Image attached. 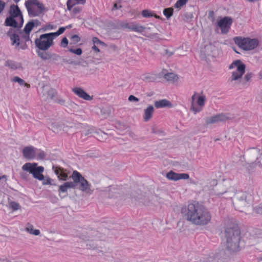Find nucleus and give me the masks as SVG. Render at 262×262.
Masks as SVG:
<instances>
[{"label": "nucleus", "instance_id": "22", "mask_svg": "<svg viewBox=\"0 0 262 262\" xmlns=\"http://www.w3.org/2000/svg\"><path fill=\"white\" fill-rule=\"evenodd\" d=\"M63 132L68 134H74L78 129V125L76 123L66 122L63 123Z\"/></svg>", "mask_w": 262, "mask_h": 262}, {"label": "nucleus", "instance_id": "3", "mask_svg": "<svg viewBox=\"0 0 262 262\" xmlns=\"http://www.w3.org/2000/svg\"><path fill=\"white\" fill-rule=\"evenodd\" d=\"M226 246L231 252L239 250L241 232L238 225L230 220L226 222L225 226Z\"/></svg>", "mask_w": 262, "mask_h": 262}, {"label": "nucleus", "instance_id": "24", "mask_svg": "<svg viewBox=\"0 0 262 262\" xmlns=\"http://www.w3.org/2000/svg\"><path fill=\"white\" fill-rule=\"evenodd\" d=\"M73 92L80 98L85 100H92L93 96H90L83 89L80 88H75L73 89Z\"/></svg>", "mask_w": 262, "mask_h": 262}, {"label": "nucleus", "instance_id": "36", "mask_svg": "<svg viewBox=\"0 0 262 262\" xmlns=\"http://www.w3.org/2000/svg\"><path fill=\"white\" fill-rule=\"evenodd\" d=\"M197 99V104L200 107H202L205 105L206 101V97L204 95L198 96Z\"/></svg>", "mask_w": 262, "mask_h": 262}, {"label": "nucleus", "instance_id": "12", "mask_svg": "<svg viewBox=\"0 0 262 262\" xmlns=\"http://www.w3.org/2000/svg\"><path fill=\"white\" fill-rule=\"evenodd\" d=\"M54 38L50 33L43 34L40 35L35 40L36 47L41 51H47L54 44Z\"/></svg>", "mask_w": 262, "mask_h": 262}, {"label": "nucleus", "instance_id": "30", "mask_svg": "<svg viewBox=\"0 0 262 262\" xmlns=\"http://www.w3.org/2000/svg\"><path fill=\"white\" fill-rule=\"evenodd\" d=\"M25 230L30 234L34 235H38L40 234V231L38 229H34L33 226L29 223L26 224Z\"/></svg>", "mask_w": 262, "mask_h": 262}, {"label": "nucleus", "instance_id": "17", "mask_svg": "<svg viewBox=\"0 0 262 262\" xmlns=\"http://www.w3.org/2000/svg\"><path fill=\"white\" fill-rule=\"evenodd\" d=\"M41 99L44 101L51 102L57 95L56 90L43 85L42 88Z\"/></svg>", "mask_w": 262, "mask_h": 262}, {"label": "nucleus", "instance_id": "28", "mask_svg": "<svg viewBox=\"0 0 262 262\" xmlns=\"http://www.w3.org/2000/svg\"><path fill=\"white\" fill-rule=\"evenodd\" d=\"M154 111V107L152 105L148 106L144 111V120L146 122L149 121L152 117Z\"/></svg>", "mask_w": 262, "mask_h": 262}, {"label": "nucleus", "instance_id": "42", "mask_svg": "<svg viewBox=\"0 0 262 262\" xmlns=\"http://www.w3.org/2000/svg\"><path fill=\"white\" fill-rule=\"evenodd\" d=\"M142 15L144 17H150L153 16V14L151 12L147 9L144 10L142 11Z\"/></svg>", "mask_w": 262, "mask_h": 262}, {"label": "nucleus", "instance_id": "51", "mask_svg": "<svg viewBox=\"0 0 262 262\" xmlns=\"http://www.w3.org/2000/svg\"><path fill=\"white\" fill-rule=\"evenodd\" d=\"M254 210L256 213L262 214V203L255 208H253L252 210Z\"/></svg>", "mask_w": 262, "mask_h": 262}, {"label": "nucleus", "instance_id": "59", "mask_svg": "<svg viewBox=\"0 0 262 262\" xmlns=\"http://www.w3.org/2000/svg\"><path fill=\"white\" fill-rule=\"evenodd\" d=\"M94 44H104V42L100 40L98 38L94 37L92 39Z\"/></svg>", "mask_w": 262, "mask_h": 262}, {"label": "nucleus", "instance_id": "13", "mask_svg": "<svg viewBox=\"0 0 262 262\" xmlns=\"http://www.w3.org/2000/svg\"><path fill=\"white\" fill-rule=\"evenodd\" d=\"M234 41L236 45L245 51L253 50L257 47L259 43L257 39L242 38V37H234Z\"/></svg>", "mask_w": 262, "mask_h": 262}, {"label": "nucleus", "instance_id": "49", "mask_svg": "<svg viewBox=\"0 0 262 262\" xmlns=\"http://www.w3.org/2000/svg\"><path fill=\"white\" fill-rule=\"evenodd\" d=\"M189 178V176L187 173H179L178 180H181V179L187 180V179H188Z\"/></svg>", "mask_w": 262, "mask_h": 262}, {"label": "nucleus", "instance_id": "2", "mask_svg": "<svg viewBox=\"0 0 262 262\" xmlns=\"http://www.w3.org/2000/svg\"><path fill=\"white\" fill-rule=\"evenodd\" d=\"M181 213L188 221L195 225H206L211 219L208 209L198 203L189 204L187 207L182 208Z\"/></svg>", "mask_w": 262, "mask_h": 262}, {"label": "nucleus", "instance_id": "33", "mask_svg": "<svg viewBox=\"0 0 262 262\" xmlns=\"http://www.w3.org/2000/svg\"><path fill=\"white\" fill-rule=\"evenodd\" d=\"M178 173L174 172L171 170L166 173V177L169 180L176 181L178 180Z\"/></svg>", "mask_w": 262, "mask_h": 262}, {"label": "nucleus", "instance_id": "16", "mask_svg": "<svg viewBox=\"0 0 262 262\" xmlns=\"http://www.w3.org/2000/svg\"><path fill=\"white\" fill-rule=\"evenodd\" d=\"M216 48L212 43H208L204 46L200 51V57L206 61L209 60L210 58L215 56L216 54Z\"/></svg>", "mask_w": 262, "mask_h": 262}, {"label": "nucleus", "instance_id": "27", "mask_svg": "<svg viewBox=\"0 0 262 262\" xmlns=\"http://www.w3.org/2000/svg\"><path fill=\"white\" fill-rule=\"evenodd\" d=\"M63 123L62 122H52L50 124L49 127L53 132L55 133H59L63 130Z\"/></svg>", "mask_w": 262, "mask_h": 262}, {"label": "nucleus", "instance_id": "34", "mask_svg": "<svg viewBox=\"0 0 262 262\" xmlns=\"http://www.w3.org/2000/svg\"><path fill=\"white\" fill-rule=\"evenodd\" d=\"M164 78L167 81H174L178 78V76L173 73H167L164 75Z\"/></svg>", "mask_w": 262, "mask_h": 262}, {"label": "nucleus", "instance_id": "5", "mask_svg": "<svg viewBox=\"0 0 262 262\" xmlns=\"http://www.w3.org/2000/svg\"><path fill=\"white\" fill-rule=\"evenodd\" d=\"M239 160L243 163V166L249 172L256 166L262 167V153L257 148H250L240 157Z\"/></svg>", "mask_w": 262, "mask_h": 262}, {"label": "nucleus", "instance_id": "54", "mask_svg": "<svg viewBox=\"0 0 262 262\" xmlns=\"http://www.w3.org/2000/svg\"><path fill=\"white\" fill-rule=\"evenodd\" d=\"M184 16L187 20H189L193 17V15L192 12H187L184 14Z\"/></svg>", "mask_w": 262, "mask_h": 262}, {"label": "nucleus", "instance_id": "23", "mask_svg": "<svg viewBox=\"0 0 262 262\" xmlns=\"http://www.w3.org/2000/svg\"><path fill=\"white\" fill-rule=\"evenodd\" d=\"M69 189H75V185L74 183V181L66 182L62 185L59 186L58 192L60 193L68 194V190Z\"/></svg>", "mask_w": 262, "mask_h": 262}, {"label": "nucleus", "instance_id": "25", "mask_svg": "<svg viewBox=\"0 0 262 262\" xmlns=\"http://www.w3.org/2000/svg\"><path fill=\"white\" fill-rule=\"evenodd\" d=\"M155 106L157 108L172 107V104L168 100L164 99L156 101L154 103Z\"/></svg>", "mask_w": 262, "mask_h": 262}, {"label": "nucleus", "instance_id": "45", "mask_svg": "<svg viewBox=\"0 0 262 262\" xmlns=\"http://www.w3.org/2000/svg\"><path fill=\"white\" fill-rule=\"evenodd\" d=\"M81 11V8L79 6L74 7L72 10V14L74 15H76L79 13Z\"/></svg>", "mask_w": 262, "mask_h": 262}, {"label": "nucleus", "instance_id": "55", "mask_svg": "<svg viewBox=\"0 0 262 262\" xmlns=\"http://www.w3.org/2000/svg\"><path fill=\"white\" fill-rule=\"evenodd\" d=\"M128 100L130 102H137L139 100L137 97H135L134 95H130L128 97Z\"/></svg>", "mask_w": 262, "mask_h": 262}, {"label": "nucleus", "instance_id": "9", "mask_svg": "<svg viewBox=\"0 0 262 262\" xmlns=\"http://www.w3.org/2000/svg\"><path fill=\"white\" fill-rule=\"evenodd\" d=\"M130 196L135 201L142 202L144 205L148 206H157L162 202V199L155 194L151 193L141 194L139 189L135 190L134 194L133 196L130 195Z\"/></svg>", "mask_w": 262, "mask_h": 262}, {"label": "nucleus", "instance_id": "6", "mask_svg": "<svg viewBox=\"0 0 262 262\" xmlns=\"http://www.w3.org/2000/svg\"><path fill=\"white\" fill-rule=\"evenodd\" d=\"M4 25L7 27H12L7 32V34L10 37L12 45H15L16 47H18L20 45L18 34L21 33V28L23 25H21V19L9 16L6 18Z\"/></svg>", "mask_w": 262, "mask_h": 262}, {"label": "nucleus", "instance_id": "10", "mask_svg": "<svg viewBox=\"0 0 262 262\" xmlns=\"http://www.w3.org/2000/svg\"><path fill=\"white\" fill-rule=\"evenodd\" d=\"M106 191L108 197L111 199L123 200L130 198L133 200H134L130 196V195L133 196L134 194L135 190H131L128 191L127 193H125V189L122 186H112L108 188Z\"/></svg>", "mask_w": 262, "mask_h": 262}, {"label": "nucleus", "instance_id": "43", "mask_svg": "<svg viewBox=\"0 0 262 262\" xmlns=\"http://www.w3.org/2000/svg\"><path fill=\"white\" fill-rule=\"evenodd\" d=\"M51 59L53 62L58 61L61 59V57L57 54L52 53L51 56Z\"/></svg>", "mask_w": 262, "mask_h": 262}, {"label": "nucleus", "instance_id": "7", "mask_svg": "<svg viewBox=\"0 0 262 262\" xmlns=\"http://www.w3.org/2000/svg\"><path fill=\"white\" fill-rule=\"evenodd\" d=\"M37 165L36 163H26L22 166V170L32 174L34 178L39 181H42L43 185H54L52 183L53 180L49 177L45 179L42 173L44 171V167L41 166H38Z\"/></svg>", "mask_w": 262, "mask_h": 262}, {"label": "nucleus", "instance_id": "62", "mask_svg": "<svg viewBox=\"0 0 262 262\" xmlns=\"http://www.w3.org/2000/svg\"><path fill=\"white\" fill-rule=\"evenodd\" d=\"M164 54L166 55H167L168 57H170L173 54V52L170 51L167 49H164Z\"/></svg>", "mask_w": 262, "mask_h": 262}, {"label": "nucleus", "instance_id": "19", "mask_svg": "<svg viewBox=\"0 0 262 262\" xmlns=\"http://www.w3.org/2000/svg\"><path fill=\"white\" fill-rule=\"evenodd\" d=\"M9 16L18 18L21 19V25L24 23V18L22 13L17 5H11L9 10Z\"/></svg>", "mask_w": 262, "mask_h": 262}, {"label": "nucleus", "instance_id": "47", "mask_svg": "<svg viewBox=\"0 0 262 262\" xmlns=\"http://www.w3.org/2000/svg\"><path fill=\"white\" fill-rule=\"evenodd\" d=\"M10 205L14 211L18 210L20 207L19 204L15 202H11Z\"/></svg>", "mask_w": 262, "mask_h": 262}, {"label": "nucleus", "instance_id": "20", "mask_svg": "<svg viewBox=\"0 0 262 262\" xmlns=\"http://www.w3.org/2000/svg\"><path fill=\"white\" fill-rule=\"evenodd\" d=\"M232 23L231 18L226 16L221 19L218 22V26L221 28L223 33H226L228 31Z\"/></svg>", "mask_w": 262, "mask_h": 262}, {"label": "nucleus", "instance_id": "37", "mask_svg": "<svg viewBox=\"0 0 262 262\" xmlns=\"http://www.w3.org/2000/svg\"><path fill=\"white\" fill-rule=\"evenodd\" d=\"M173 9L172 8H168L164 9L163 14L167 19H169L173 14Z\"/></svg>", "mask_w": 262, "mask_h": 262}, {"label": "nucleus", "instance_id": "26", "mask_svg": "<svg viewBox=\"0 0 262 262\" xmlns=\"http://www.w3.org/2000/svg\"><path fill=\"white\" fill-rule=\"evenodd\" d=\"M5 66L6 67H8L12 70H22L23 67L20 63L11 60H8L6 61L5 63Z\"/></svg>", "mask_w": 262, "mask_h": 262}, {"label": "nucleus", "instance_id": "64", "mask_svg": "<svg viewBox=\"0 0 262 262\" xmlns=\"http://www.w3.org/2000/svg\"><path fill=\"white\" fill-rule=\"evenodd\" d=\"M31 21L33 23L34 27L38 26L40 25V24H41L40 22L37 19L32 20H31Z\"/></svg>", "mask_w": 262, "mask_h": 262}, {"label": "nucleus", "instance_id": "15", "mask_svg": "<svg viewBox=\"0 0 262 262\" xmlns=\"http://www.w3.org/2000/svg\"><path fill=\"white\" fill-rule=\"evenodd\" d=\"M114 28L117 29H128L135 32L141 33L146 28L139 24H129L124 21H118L114 23Z\"/></svg>", "mask_w": 262, "mask_h": 262}, {"label": "nucleus", "instance_id": "41", "mask_svg": "<svg viewBox=\"0 0 262 262\" xmlns=\"http://www.w3.org/2000/svg\"><path fill=\"white\" fill-rule=\"evenodd\" d=\"M95 132H96V131L94 130L93 128H90L85 130V131H84L83 133V134L84 136H88V135H91L94 136Z\"/></svg>", "mask_w": 262, "mask_h": 262}, {"label": "nucleus", "instance_id": "58", "mask_svg": "<svg viewBox=\"0 0 262 262\" xmlns=\"http://www.w3.org/2000/svg\"><path fill=\"white\" fill-rule=\"evenodd\" d=\"M6 5V4L5 2L0 1V14L2 13V12L5 9Z\"/></svg>", "mask_w": 262, "mask_h": 262}, {"label": "nucleus", "instance_id": "1", "mask_svg": "<svg viewBox=\"0 0 262 262\" xmlns=\"http://www.w3.org/2000/svg\"><path fill=\"white\" fill-rule=\"evenodd\" d=\"M213 184L216 185L214 189V194L220 198L232 199L235 208L239 211L249 213L253 209V196L251 193L237 191L230 181L224 182L217 185L215 180Z\"/></svg>", "mask_w": 262, "mask_h": 262}, {"label": "nucleus", "instance_id": "39", "mask_svg": "<svg viewBox=\"0 0 262 262\" xmlns=\"http://www.w3.org/2000/svg\"><path fill=\"white\" fill-rule=\"evenodd\" d=\"M188 0H178L174 4V7L177 9H180L182 6L185 5Z\"/></svg>", "mask_w": 262, "mask_h": 262}, {"label": "nucleus", "instance_id": "4", "mask_svg": "<svg viewBox=\"0 0 262 262\" xmlns=\"http://www.w3.org/2000/svg\"><path fill=\"white\" fill-rule=\"evenodd\" d=\"M104 237V235L96 230L89 231L81 236L86 248L94 250L98 253L103 252L105 249L104 243L102 242Z\"/></svg>", "mask_w": 262, "mask_h": 262}, {"label": "nucleus", "instance_id": "11", "mask_svg": "<svg viewBox=\"0 0 262 262\" xmlns=\"http://www.w3.org/2000/svg\"><path fill=\"white\" fill-rule=\"evenodd\" d=\"M25 5L30 17L39 16L45 10L43 4L38 0H27Z\"/></svg>", "mask_w": 262, "mask_h": 262}, {"label": "nucleus", "instance_id": "44", "mask_svg": "<svg viewBox=\"0 0 262 262\" xmlns=\"http://www.w3.org/2000/svg\"><path fill=\"white\" fill-rule=\"evenodd\" d=\"M69 51L77 55H80L82 53V51L80 48H77L76 49H70Z\"/></svg>", "mask_w": 262, "mask_h": 262}, {"label": "nucleus", "instance_id": "53", "mask_svg": "<svg viewBox=\"0 0 262 262\" xmlns=\"http://www.w3.org/2000/svg\"><path fill=\"white\" fill-rule=\"evenodd\" d=\"M68 42L69 41L68 39L66 37H64L61 40L60 46L63 48H66L67 47Z\"/></svg>", "mask_w": 262, "mask_h": 262}, {"label": "nucleus", "instance_id": "32", "mask_svg": "<svg viewBox=\"0 0 262 262\" xmlns=\"http://www.w3.org/2000/svg\"><path fill=\"white\" fill-rule=\"evenodd\" d=\"M12 81L17 82L20 85H24L25 86L30 88V84L25 82V81L18 76H15L12 80Z\"/></svg>", "mask_w": 262, "mask_h": 262}, {"label": "nucleus", "instance_id": "29", "mask_svg": "<svg viewBox=\"0 0 262 262\" xmlns=\"http://www.w3.org/2000/svg\"><path fill=\"white\" fill-rule=\"evenodd\" d=\"M38 56L43 60H48L51 59V56L52 53L47 51L36 50Z\"/></svg>", "mask_w": 262, "mask_h": 262}, {"label": "nucleus", "instance_id": "35", "mask_svg": "<svg viewBox=\"0 0 262 262\" xmlns=\"http://www.w3.org/2000/svg\"><path fill=\"white\" fill-rule=\"evenodd\" d=\"M34 27V24L31 21H29L25 26L24 31L26 34H30V32Z\"/></svg>", "mask_w": 262, "mask_h": 262}, {"label": "nucleus", "instance_id": "52", "mask_svg": "<svg viewBox=\"0 0 262 262\" xmlns=\"http://www.w3.org/2000/svg\"><path fill=\"white\" fill-rule=\"evenodd\" d=\"M59 178L63 181H66L68 178V174L64 172L63 169L59 175Z\"/></svg>", "mask_w": 262, "mask_h": 262}, {"label": "nucleus", "instance_id": "21", "mask_svg": "<svg viewBox=\"0 0 262 262\" xmlns=\"http://www.w3.org/2000/svg\"><path fill=\"white\" fill-rule=\"evenodd\" d=\"M22 153L23 157L28 160L33 159L36 157L35 148L32 146L25 147Z\"/></svg>", "mask_w": 262, "mask_h": 262}, {"label": "nucleus", "instance_id": "8", "mask_svg": "<svg viewBox=\"0 0 262 262\" xmlns=\"http://www.w3.org/2000/svg\"><path fill=\"white\" fill-rule=\"evenodd\" d=\"M70 178L74 181L75 189L77 188L85 194L91 195L93 193L94 189L92 188V185L81 174V173L76 170H74Z\"/></svg>", "mask_w": 262, "mask_h": 262}, {"label": "nucleus", "instance_id": "14", "mask_svg": "<svg viewBox=\"0 0 262 262\" xmlns=\"http://www.w3.org/2000/svg\"><path fill=\"white\" fill-rule=\"evenodd\" d=\"M236 68V71L232 73L230 81H236L240 79L245 72L246 66L241 60L234 61L229 67V69Z\"/></svg>", "mask_w": 262, "mask_h": 262}, {"label": "nucleus", "instance_id": "60", "mask_svg": "<svg viewBox=\"0 0 262 262\" xmlns=\"http://www.w3.org/2000/svg\"><path fill=\"white\" fill-rule=\"evenodd\" d=\"M252 77V74L251 73H247L244 76V79L246 81H249Z\"/></svg>", "mask_w": 262, "mask_h": 262}, {"label": "nucleus", "instance_id": "18", "mask_svg": "<svg viewBox=\"0 0 262 262\" xmlns=\"http://www.w3.org/2000/svg\"><path fill=\"white\" fill-rule=\"evenodd\" d=\"M230 119V117L226 114H220L219 115L207 118L206 119V123L207 124H214L219 122L225 121Z\"/></svg>", "mask_w": 262, "mask_h": 262}, {"label": "nucleus", "instance_id": "40", "mask_svg": "<svg viewBox=\"0 0 262 262\" xmlns=\"http://www.w3.org/2000/svg\"><path fill=\"white\" fill-rule=\"evenodd\" d=\"M63 62L66 63H69L70 64H74V65H79V62H76L75 61L73 60L72 59H67L64 58H61V59Z\"/></svg>", "mask_w": 262, "mask_h": 262}, {"label": "nucleus", "instance_id": "46", "mask_svg": "<svg viewBox=\"0 0 262 262\" xmlns=\"http://www.w3.org/2000/svg\"><path fill=\"white\" fill-rule=\"evenodd\" d=\"M116 126L119 129H123L125 127V125L123 122L120 121H117Z\"/></svg>", "mask_w": 262, "mask_h": 262}, {"label": "nucleus", "instance_id": "56", "mask_svg": "<svg viewBox=\"0 0 262 262\" xmlns=\"http://www.w3.org/2000/svg\"><path fill=\"white\" fill-rule=\"evenodd\" d=\"M190 110L193 112L194 114H195L196 113L199 112L201 111V108H199L196 107L194 106V104L191 105L190 107Z\"/></svg>", "mask_w": 262, "mask_h": 262}, {"label": "nucleus", "instance_id": "48", "mask_svg": "<svg viewBox=\"0 0 262 262\" xmlns=\"http://www.w3.org/2000/svg\"><path fill=\"white\" fill-rule=\"evenodd\" d=\"M53 169H54V172L58 176V178H59V175L63 169L61 167L54 166L53 167Z\"/></svg>", "mask_w": 262, "mask_h": 262}, {"label": "nucleus", "instance_id": "61", "mask_svg": "<svg viewBox=\"0 0 262 262\" xmlns=\"http://www.w3.org/2000/svg\"><path fill=\"white\" fill-rule=\"evenodd\" d=\"M101 113L102 114L104 115V116H108L111 114V111L110 110H107L105 109H102L101 110Z\"/></svg>", "mask_w": 262, "mask_h": 262}, {"label": "nucleus", "instance_id": "50", "mask_svg": "<svg viewBox=\"0 0 262 262\" xmlns=\"http://www.w3.org/2000/svg\"><path fill=\"white\" fill-rule=\"evenodd\" d=\"M71 40L74 44L80 41V38L77 35H73L71 37Z\"/></svg>", "mask_w": 262, "mask_h": 262}, {"label": "nucleus", "instance_id": "38", "mask_svg": "<svg viewBox=\"0 0 262 262\" xmlns=\"http://www.w3.org/2000/svg\"><path fill=\"white\" fill-rule=\"evenodd\" d=\"M66 30V28L64 27H60L59 28L58 30L56 32H51L50 33L53 37L55 39L56 37L58 36L59 35L61 34L64 32Z\"/></svg>", "mask_w": 262, "mask_h": 262}, {"label": "nucleus", "instance_id": "63", "mask_svg": "<svg viewBox=\"0 0 262 262\" xmlns=\"http://www.w3.org/2000/svg\"><path fill=\"white\" fill-rule=\"evenodd\" d=\"M197 93L196 92H194L193 95L191 96V105H192V104H194V100L195 99H196V96H197Z\"/></svg>", "mask_w": 262, "mask_h": 262}, {"label": "nucleus", "instance_id": "57", "mask_svg": "<svg viewBox=\"0 0 262 262\" xmlns=\"http://www.w3.org/2000/svg\"><path fill=\"white\" fill-rule=\"evenodd\" d=\"M46 156V153L43 151H42V150H40L37 155L38 158L39 159H43L45 158Z\"/></svg>", "mask_w": 262, "mask_h": 262}, {"label": "nucleus", "instance_id": "31", "mask_svg": "<svg viewBox=\"0 0 262 262\" xmlns=\"http://www.w3.org/2000/svg\"><path fill=\"white\" fill-rule=\"evenodd\" d=\"M94 137L100 141H104L107 139V135L101 130H98L95 132Z\"/></svg>", "mask_w": 262, "mask_h": 262}]
</instances>
